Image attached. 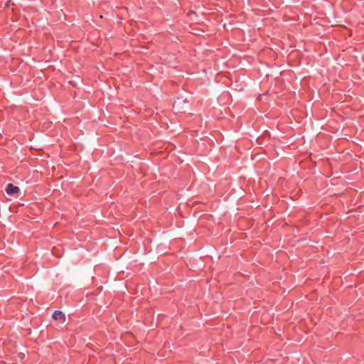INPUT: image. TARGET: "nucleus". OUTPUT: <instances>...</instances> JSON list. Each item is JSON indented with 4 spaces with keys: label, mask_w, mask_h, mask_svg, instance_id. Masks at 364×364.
Returning a JSON list of instances; mask_svg holds the SVG:
<instances>
[{
    "label": "nucleus",
    "mask_w": 364,
    "mask_h": 364,
    "mask_svg": "<svg viewBox=\"0 0 364 364\" xmlns=\"http://www.w3.org/2000/svg\"><path fill=\"white\" fill-rule=\"evenodd\" d=\"M52 317L54 320L59 321L61 323H64L66 321V316L61 311H55Z\"/></svg>",
    "instance_id": "1"
},
{
    "label": "nucleus",
    "mask_w": 364,
    "mask_h": 364,
    "mask_svg": "<svg viewBox=\"0 0 364 364\" xmlns=\"http://www.w3.org/2000/svg\"><path fill=\"white\" fill-rule=\"evenodd\" d=\"M6 192L9 195H18L20 192V188L18 186H14L13 184L9 183L7 185Z\"/></svg>",
    "instance_id": "2"
}]
</instances>
